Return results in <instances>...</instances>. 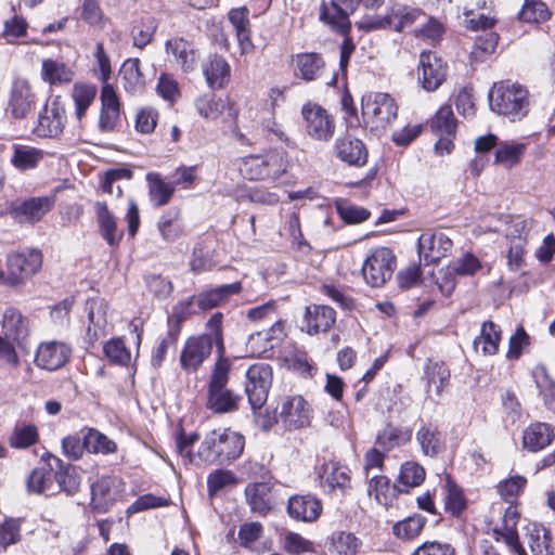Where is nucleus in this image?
Listing matches in <instances>:
<instances>
[{
  "instance_id": "59",
  "label": "nucleus",
  "mask_w": 555,
  "mask_h": 555,
  "mask_svg": "<svg viewBox=\"0 0 555 555\" xmlns=\"http://www.w3.org/2000/svg\"><path fill=\"white\" fill-rule=\"evenodd\" d=\"M550 16L546 4L541 0H526L519 12V20L527 23H542Z\"/></svg>"
},
{
  "instance_id": "60",
  "label": "nucleus",
  "mask_w": 555,
  "mask_h": 555,
  "mask_svg": "<svg viewBox=\"0 0 555 555\" xmlns=\"http://www.w3.org/2000/svg\"><path fill=\"white\" fill-rule=\"evenodd\" d=\"M39 434L35 425L21 424L16 425L10 438L13 448L25 449L38 441Z\"/></svg>"
},
{
  "instance_id": "11",
  "label": "nucleus",
  "mask_w": 555,
  "mask_h": 555,
  "mask_svg": "<svg viewBox=\"0 0 555 555\" xmlns=\"http://www.w3.org/2000/svg\"><path fill=\"white\" fill-rule=\"evenodd\" d=\"M306 133L315 141L327 142L335 132V121L332 115L321 105L308 102L301 108Z\"/></svg>"
},
{
  "instance_id": "47",
  "label": "nucleus",
  "mask_w": 555,
  "mask_h": 555,
  "mask_svg": "<svg viewBox=\"0 0 555 555\" xmlns=\"http://www.w3.org/2000/svg\"><path fill=\"white\" fill-rule=\"evenodd\" d=\"M528 544L533 555H554L551 532L542 525L528 528Z\"/></svg>"
},
{
  "instance_id": "19",
  "label": "nucleus",
  "mask_w": 555,
  "mask_h": 555,
  "mask_svg": "<svg viewBox=\"0 0 555 555\" xmlns=\"http://www.w3.org/2000/svg\"><path fill=\"white\" fill-rule=\"evenodd\" d=\"M447 68L442 60L434 52H423L420 55L418 80L427 91H435L442 83Z\"/></svg>"
},
{
  "instance_id": "31",
  "label": "nucleus",
  "mask_w": 555,
  "mask_h": 555,
  "mask_svg": "<svg viewBox=\"0 0 555 555\" xmlns=\"http://www.w3.org/2000/svg\"><path fill=\"white\" fill-rule=\"evenodd\" d=\"M335 151L336 156L349 165L363 166L367 160L364 144L350 135H344L337 139Z\"/></svg>"
},
{
  "instance_id": "13",
  "label": "nucleus",
  "mask_w": 555,
  "mask_h": 555,
  "mask_svg": "<svg viewBox=\"0 0 555 555\" xmlns=\"http://www.w3.org/2000/svg\"><path fill=\"white\" fill-rule=\"evenodd\" d=\"M36 105V94L30 82L25 78L12 81L8 99V112L15 119H24Z\"/></svg>"
},
{
  "instance_id": "53",
  "label": "nucleus",
  "mask_w": 555,
  "mask_h": 555,
  "mask_svg": "<svg viewBox=\"0 0 555 555\" xmlns=\"http://www.w3.org/2000/svg\"><path fill=\"white\" fill-rule=\"evenodd\" d=\"M412 431L393 425H386L377 436V443L385 450H391L410 441Z\"/></svg>"
},
{
  "instance_id": "63",
  "label": "nucleus",
  "mask_w": 555,
  "mask_h": 555,
  "mask_svg": "<svg viewBox=\"0 0 555 555\" xmlns=\"http://www.w3.org/2000/svg\"><path fill=\"white\" fill-rule=\"evenodd\" d=\"M446 509L453 516H457L465 508V500L462 490L451 480L446 478Z\"/></svg>"
},
{
  "instance_id": "8",
  "label": "nucleus",
  "mask_w": 555,
  "mask_h": 555,
  "mask_svg": "<svg viewBox=\"0 0 555 555\" xmlns=\"http://www.w3.org/2000/svg\"><path fill=\"white\" fill-rule=\"evenodd\" d=\"M396 269V257L391 249L377 247L370 251L362 266V274L372 287H380L389 281Z\"/></svg>"
},
{
  "instance_id": "55",
  "label": "nucleus",
  "mask_w": 555,
  "mask_h": 555,
  "mask_svg": "<svg viewBox=\"0 0 555 555\" xmlns=\"http://www.w3.org/2000/svg\"><path fill=\"white\" fill-rule=\"evenodd\" d=\"M426 519L421 515H414L397 521L392 527V533L400 540L410 541L420 535Z\"/></svg>"
},
{
  "instance_id": "52",
  "label": "nucleus",
  "mask_w": 555,
  "mask_h": 555,
  "mask_svg": "<svg viewBox=\"0 0 555 555\" xmlns=\"http://www.w3.org/2000/svg\"><path fill=\"white\" fill-rule=\"evenodd\" d=\"M396 487L385 476H373L367 486V494L374 496L375 501L383 506L391 504L395 498Z\"/></svg>"
},
{
  "instance_id": "20",
  "label": "nucleus",
  "mask_w": 555,
  "mask_h": 555,
  "mask_svg": "<svg viewBox=\"0 0 555 555\" xmlns=\"http://www.w3.org/2000/svg\"><path fill=\"white\" fill-rule=\"evenodd\" d=\"M280 421L289 429L304 428L310 424V409L300 396L283 399L279 412Z\"/></svg>"
},
{
  "instance_id": "35",
  "label": "nucleus",
  "mask_w": 555,
  "mask_h": 555,
  "mask_svg": "<svg viewBox=\"0 0 555 555\" xmlns=\"http://www.w3.org/2000/svg\"><path fill=\"white\" fill-rule=\"evenodd\" d=\"M2 334L7 339L21 344L28 334V321L14 307H9L3 312Z\"/></svg>"
},
{
  "instance_id": "3",
  "label": "nucleus",
  "mask_w": 555,
  "mask_h": 555,
  "mask_svg": "<svg viewBox=\"0 0 555 555\" xmlns=\"http://www.w3.org/2000/svg\"><path fill=\"white\" fill-rule=\"evenodd\" d=\"M489 101L492 111L498 114L512 120L520 119L527 114L528 91L520 85L501 82L490 90Z\"/></svg>"
},
{
  "instance_id": "30",
  "label": "nucleus",
  "mask_w": 555,
  "mask_h": 555,
  "mask_svg": "<svg viewBox=\"0 0 555 555\" xmlns=\"http://www.w3.org/2000/svg\"><path fill=\"white\" fill-rule=\"evenodd\" d=\"M426 382V393L429 399L441 396L443 389L449 385L450 371L443 362L429 361L424 372Z\"/></svg>"
},
{
  "instance_id": "41",
  "label": "nucleus",
  "mask_w": 555,
  "mask_h": 555,
  "mask_svg": "<svg viewBox=\"0 0 555 555\" xmlns=\"http://www.w3.org/2000/svg\"><path fill=\"white\" fill-rule=\"evenodd\" d=\"M526 150L527 145L521 142H500L495 149L494 163L506 169H511L520 163Z\"/></svg>"
},
{
  "instance_id": "21",
  "label": "nucleus",
  "mask_w": 555,
  "mask_h": 555,
  "mask_svg": "<svg viewBox=\"0 0 555 555\" xmlns=\"http://www.w3.org/2000/svg\"><path fill=\"white\" fill-rule=\"evenodd\" d=\"M350 470L338 462L324 463L320 470V482L328 493L344 495L350 488Z\"/></svg>"
},
{
  "instance_id": "23",
  "label": "nucleus",
  "mask_w": 555,
  "mask_h": 555,
  "mask_svg": "<svg viewBox=\"0 0 555 555\" xmlns=\"http://www.w3.org/2000/svg\"><path fill=\"white\" fill-rule=\"evenodd\" d=\"M100 101L99 128L102 132H111L120 122V102L115 88L102 86Z\"/></svg>"
},
{
  "instance_id": "43",
  "label": "nucleus",
  "mask_w": 555,
  "mask_h": 555,
  "mask_svg": "<svg viewBox=\"0 0 555 555\" xmlns=\"http://www.w3.org/2000/svg\"><path fill=\"white\" fill-rule=\"evenodd\" d=\"M27 487L33 493L55 494L57 486L55 485L54 472L48 466L33 469L27 480Z\"/></svg>"
},
{
  "instance_id": "15",
  "label": "nucleus",
  "mask_w": 555,
  "mask_h": 555,
  "mask_svg": "<svg viewBox=\"0 0 555 555\" xmlns=\"http://www.w3.org/2000/svg\"><path fill=\"white\" fill-rule=\"evenodd\" d=\"M362 0H331L323 3L320 20L334 30L345 34L350 28L349 15L356 11Z\"/></svg>"
},
{
  "instance_id": "44",
  "label": "nucleus",
  "mask_w": 555,
  "mask_h": 555,
  "mask_svg": "<svg viewBox=\"0 0 555 555\" xmlns=\"http://www.w3.org/2000/svg\"><path fill=\"white\" fill-rule=\"evenodd\" d=\"M98 88L93 83L76 82L73 86L70 96L75 104V116L81 120L91 104L94 102Z\"/></svg>"
},
{
  "instance_id": "40",
  "label": "nucleus",
  "mask_w": 555,
  "mask_h": 555,
  "mask_svg": "<svg viewBox=\"0 0 555 555\" xmlns=\"http://www.w3.org/2000/svg\"><path fill=\"white\" fill-rule=\"evenodd\" d=\"M362 541L351 532L339 531L333 533L327 541L328 555H357Z\"/></svg>"
},
{
  "instance_id": "2",
  "label": "nucleus",
  "mask_w": 555,
  "mask_h": 555,
  "mask_svg": "<svg viewBox=\"0 0 555 555\" xmlns=\"http://www.w3.org/2000/svg\"><path fill=\"white\" fill-rule=\"evenodd\" d=\"M230 371V360L218 358L211 372L207 391V406L216 413H229L238 406L241 397L227 387Z\"/></svg>"
},
{
  "instance_id": "51",
  "label": "nucleus",
  "mask_w": 555,
  "mask_h": 555,
  "mask_svg": "<svg viewBox=\"0 0 555 555\" xmlns=\"http://www.w3.org/2000/svg\"><path fill=\"white\" fill-rule=\"evenodd\" d=\"M296 75L305 80H313L319 77L324 62L319 54L305 53L296 56Z\"/></svg>"
},
{
  "instance_id": "6",
  "label": "nucleus",
  "mask_w": 555,
  "mask_h": 555,
  "mask_svg": "<svg viewBox=\"0 0 555 555\" xmlns=\"http://www.w3.org/2000/svg\"><path fill=\"white\" fill-rule=\"evenodd\" d=\"M242 172L250 180L278 179L286 171L284 153L278 150L244 158Z\"/></svg>"
},
{
  "instance_id": "17",
  "label": "nucleus",
  "mask_w": 555,
  "mask_h": 555,
  "mask_svg": "<svg viewBox=\"0 0 555 555\" xmlns=\"http://www.w3.org/2000/svg\"><path fill=\"white\" fill-rule=\"evenodd\" d=\"M121 481L112 476H105L91 486V506L99 513H105L120 498Z\"/></svg>"
},
{
  "instance_id": "39",
  "label": "nucleus",
  "mask_w": 555,
  "mask_h": 555,
  "mask_svg": "<svg viewBox=\"0 0 555 555\" xmlns=\"http://www.w3.org/2000/svg\"><path fill=\"white\" fill-rule=\"evenodd\" d=\"M392 29L403 31L406 28L415 27L421 20H426V13L420 8L408 4H395L390 8Z\"/></svg>"
},
{
  "instance_id": "45",
  "label": "nucleus",
  "mask_w": 555,
  "mask_h": 555,
  "mask_svg": "<svg viewBox=\"0 0 555 555\" xmlns=\"http://www.w3.org/2000/svg\"><path fill=\"white\" fill-rule=\"evenodd\" d=\"M501 332L492 321H486L481 325L480 335L474 339V348L482 354L493 356L499 350Z\"/></svg>"
},
{
  "instance_id": "42",
  "label": "nucleus",
  "mask_w": 555,
  "mask_h": 555,
  "mask_svg": "<svg viewBox=\"0 0 555 555\" xmlns=\"http://www.w3.org/2000/svg\"><path fill=\"white\" fill-rule=\"evenodd\" d=\"M124 89L131 94H139L144 90L145 79L140 69L139 59H128L120 68Z\"/></svg>"
},
{
  "instance_id": "16",
  "label": "nucleus",
  "mask_w": 555,
  "mask_h": 555,
  "mask_svg": "<svg viewBox=\"0 0 555 555\" xmlns=\"http://www.w3.org/2000/svg\"><path fill=\"white\" fill-rule=\"evenodd\" d=\"M165 52L168 61L185 73L196 69L198 52L191 41L175 37L166 41Z\"/></svg>"
},
{
  "instance_id": "49",
  "label": "nucleus",
  "mask_w": 555,
  "mask_h": 555,
  "mask_svg": "<svg viewBox=\"0 0 555 555\" xmlns=\"http://www.w3.org/2000/svg\"><path fill=\"white\" fill-rule=\"evenodd\" d=\"M269 492V486L263 482L251 483L246 487V500L254 512L266 515L270 511Z\"/></svg>"
},
{
  "instance_id": "18",
  "label": "nucleus",
  "mask_w": 555,
  "mask_h": 555,
  "mask_svg": "<svg viewBox=\"0 0 555 555\" xmlns=\"http://www.w3.org/2000/svg\"><path fill=\"white\" fill-rule=\"evenodd\" d=\"M242 283L234 282L231 284L220 285L218 287L199 293L197 296H192L185 301L181 302L180 306L184 309L190 308L194 302L202 310H209L216 308L229 300L233 295L241 293Z\"/></svg>"
},
{
  "instance_id": "24",
  "label": "nucleus",
  "mask_w": 555,
  "mask_h": 555,
  "mask_svg": "<svg viewBox=\"0 0 555 555\" xmlns=\"http://www.w3.org/2000/svg\"><path fill=\"white\" fill-rule=\"evenodd\" d=\"M54 205L53 197H33L23 203L13 205L11 215L20 222L35 223L49 212Z\"/></svg>"
},
{
  "instance_id": "32",
  "label": "nucleus",
  "mask_w": 555,
  "mask_h": 555,
  "mask_svg": "<svg viewBox=\"0 0 555 555\" xmlns=\"http://www.w3.org/2000/svg\"><path fill=\"white\" fill-rule=\"evenodd\" d=\"M108 305L104 299L89 302L87 337L91 344L106 334Z\"/></svg>"
},
{
  "instance_id": "27",
  "label": "nucleus",
  "mask_w": 555,
  "mask_h": 555,
  "mask_svg": "<svg viewBox=\"0 0 555 555\" xmlns=\"http://www.w3.org/2000/svg\"><path fill=\"white\" fill-rule=\"evenodd\" d=\"M335 321L336 312L328 306L313 305L306 309L305 324L309 335L327 332Z\"/></svg>"
},
{
  "instance_id": "33",
  "label": "nucleus",
  "mask_w": 555,
  "mask_h": 555,
  "mask_svg": "<svg viewBox=\"0 0 555 555\" xmlns=\"http://www.w3.org/2000/svg\"><path fill=\"white\" fill-rule=\"evenodd\" d=\"M555 434L551 425L546 423H533L522 434V446L531 452H538L546 448L554 439Z\"/></svg>"
},
{
  "instance_id": "56",
  "label": "nucleus",
  "mask_w": 555,
  "mask_h": 555,
  "mask_svg": "<svg viewBox=\"0 0 555 555\" xmlns=\"http://www.w3.org/2000/svg\"><path fill=\"white\" fill-rule=\"evenodd\" d=\"M499 35L496 33H488L477 37L470 51V60L476 63L487 61L496 50Z\"/></svg>"
},
{
  "instance_id": "5",
  "label": "nucleus",
  "mask_w": 555,
  "mask_h": 555,
  "mask_svg": "<svg viewBox=\"0 0 555 555\" xmlns=\"http://www.w3.org/2000/svg\"><path fill=\"white\" fill-rule=\"evenodd\" d=\"M42 266V254L38 249L14 253L7 258V273L0 270V284L16 286L36 274Z\"/></svg>"
},
{
  "instance_id": "37",
  "label": "nucleus",
  "mask_w": 555,
  "mask_h": 555,
  "mask_svg": "<svg viewBox=\"0 0 555 555\" xmlns=\"http://www.w3.org/2000/svg\"><path fill=\"white\" fill-rule=\"evenodd\" d=\"M94 208L102 237L111 246L118 245L122 238V231L117 229L115 216L104 202H96Z\"/></svg>"
},
{
  "instance_id": "9",
  "label": "nucleus",
  "mask_w": 555,
  "mask_h": 555,
  "mask_svg": "<svg viewBox=\"0 0 555 555\" xmlns=\"http://www.w3.org/2000/svg\"><path fill=\"white\" fill-rule=\"evenodd\" d=\"M273 372L267 363H255L246 372L245 392L253 412L262 409L272 386Z\"/></svg>"
},
{
  "instance_id": "46",
  "label": "nucleus",
  "mask_w": 555,
  "mask_h": 555,
  "mask_svg": "<svg viewBox=\"0 0 555 555\" xmlns=\"http://www.w3.org/2000/svg\"><path fill=\"white\" fill-rule=\"evenodd\" d=\"M44 157V151L23 145L15 144L13 146V155L11 158L12 165L20 170H28L36 168Z\"/></svg>"
},
{
  "instance_id": "54",
  "label": "nucleus",
  "mask_w": 555,
  "mask_h": 555,
  "mask_svg": "<svg viewBox=\"0 0 555 555\" xmlns=\"http://www.w3.org/2000/svg\"><path fill=\"white\" fill-rule=\"evenodd\" d=\"M416 440L426 456H436L443 450L440 434L428 426L421 427L416 433Z\"/></svg>"
},
{
  "instance_id": "61",
  "label": "nucleus",
  "mask_w": 555,
  "mask_h": 555,
  "mask_svg": "<svg viewBox=\"0 0 555 555\" xmlns=\"http://www.w3.org/2000/svg\"><path fill=\"white\" fill-rule=\"evenodd\" d=\"M87 450L92 453L111 454L117 450L116 443L105 435L95 429H89L86 433Z\"/></svg>"
},
{
  "instance_id": "4",
  "label": "nucleus",
  "mask_w": 555,
  "mask_h": 555,
  "mask_svg": "<svg viewBox=\"0 0 555 555\" xmlns=\"http://www.w3.org/2000/svg\"><path fill=\"white\" fill-rule=\"evenodd\" d=\"M361 104L364 122L376 132L385 131L398 117V105L388 93H366Z\"/></svg>"
},
{
  "instance_id": "1",
  "label": "nucleus",
  "mask_w": 555,
  "mask_h": 555,
  "mask_svg": "<svg viewBox=\"0 0 555 555\" xmlns=\"http://www.w3.org/2000/svg\"><path fill=\"white\" fill-rule=\"evenodd\" d=\"M222 318L223 315L220 312L212 314L206 322L205 333L186 339L180 354V365L184 371L188 373L196 372L211 354L214 346L217 347L218 358H225Z\"/></svg>"
},
{
  "instance_id": "12",
  "label": "nucleus",
  "mask_w": 555,
  "mask_h": 555,
  "mask_svg": "<svg viewBox=\"0 0 555 555\" xmlns=\"http://www.w3.org/2000/svg\"><path fill=\"white\" fill-rule=\"evenodd\" d=\"M194 107L202 118L212 122H217L223 116L227 117V120L232 121L236 119L238 114L232 100L219 98L214 93L197 96L194 101Z\"/></svg>"
},
{
  "instance_id": "14",
  "label": "nucleus",
  "mask_w": 555,
  "mask_h": 555,
  "mask_svg": "<svg viewBox=\"0 0 555 555\" xmlns=\"http://www.w3.org/2000/svg\"><path fill=\"white\" fill-rule=\"evenodd\" d=\"M452 247V240L440 230L424 231L417 243L420 257L427 263H435L447 257Z\"/></svg>"
},
{
  "instance_id": "48",
  "label": "nucleus",
  "mask_w": 555,
  "mask_h": 555,
  "mask_svg": "<svg viewBox=\"0 0 555 555\" xmlns=\"http://www.w3.org/2000/svg\"><path fill=\"white\" fill-rule=\"evenodd\" d=\"M146 179L150 182L149 193L153 204L157 207L168 204L175 193V185L155 172L147 173Z\"/></svg>"
},
{
  "instance_id": "62",
  "label": "nucleus",
  "mask_w": 555,
  "mask_h": 555,
  "mask_svg": "<svg viewBox=\"0 0 555 555\" xmlns=\"http://www.w3.org/2000/svg\"><path fill=\"white\" fill-rule=\"evenodd\" d=\"M425 469L416 462L408 461L401 465L399 482L408 488L417 487L425 480Z\"/></svg>"
},
{
  "instance_id": "10",
  "label": "nucleus",
  "mask_w": 555,
  "mask_h": 555,
  "mask_svg": "<svg viewBox=\"0 0 555 555\" xmlns=\"http://www.w3.org/2000/svg\"><path fill=\"white\" fill-rule=\"evenodd\" d=\"M198 438L199 437L196 433L185 435L183 431H181L176 441L178 453L185 460V462L189 463L195 462L196 459L207 464L219 463V443L217 430H212L206 435L195 456L192 454L191 448L193 443L198 440Z\"/></svg>"
},
{
  "instance_id": "50",
  "label": "nucleus",
  "mask_w": 555,
  "mask_h": 555,
  "mask_svg": "<svg viewBox=\"0 0 555 555\" xmlns=\"http://www.w3.org/2000/svg\"><path fill=\"white\" fill-rule=\"evenodd\" d=\"M60 469L54 473L55 485L57 486V492L63 491L68 495H73L79 490L81 477L76 466L62 465L61 461Z\"/></svg>"
},
{
  "instance_id": "25",
  "label": "nucleus",
  "mask_w": 555,
  "mask_h": 555,
  "mask_svg": "<svg viewBox=\"0 0 555 555\" xmlns=\"http://www.w3.org/2000/svg\"><path fill=\"white\" fill-rule=\"evenodd\" d=\"M284 337L283 324L276 322L270 328L249 335L246 347L253 357H261L271 351Z\"/></svg>"
},
{
  "instance_id": "28",
  "label": "nucleus",
  "mask_w": 555,
  "mask_h": 555,
  "mask_svg": "<svg viewBox=\"0 0 555 555\" xmlns=\"http://www.w3.org/2000/svg\"><path fill=\"white\" fill-rule=\"evenodd\" d=\"M287 511L292 518L311 522L320 516L322 504L312 495H294L288 500Z\"/></svg>"
},
{
  "instance_id": "29",
  "label": "nucleus",
  "mask_w": 555,
  "mask_h": 555,
  "mask_svg": "<svg viewBox=\"0 0 555 555\" xmlns=\"http://www.w3.org/2000/svg\"><path fill=\"white\" fill-rule=\"evenodd\" d=\"M206 82L211 89H222L230 80L231 67L221 55H210L202 65Z\"/></svg>"
},
{
  "instance_id": "26",
  "label": "nucleus",
  "mask_w": 555,
  "mask_h": 555,
  "mask_svg": "<svg viewBox=\"0 0 555 555\" xmlns=\"http://www.w3.org/2000/svg\"><path fill=\"white\" fill-rule=\"evenodd\" d=\"M518 520L519 512L517 507L509 505L504 513L502 527L493 529V537L498 541L502 539L516 555H527L525 548L519 543L516 530Z\"/></svg>"
},
{
  "instance_id": "64",
  "label": "nucleus",
  "mask_w": 555,
  "mask_h": 555,
  "mask_svg": "<svg viewBox=\"0 0 555 555\" xmlns=\"http://www.w3.org/2000/svg\"><path fill=\"white\" fill-rule=\"evenodd\" d=\"M534 378L537 386L543 396L546 408L550 411L555 412V383L551 380L543 367L534 371Z\"/></svg>"
},
{
  "instance_id": "57",
  "label": "nucleus",
  "mask_w": 555,
  "mask_h": 555,
  "mask_svg": "<svg viewBox=\"0 0 555 555\" xmlns=\"http://www.w3.org/2000/svg\"><path fill=\"white\" fill-rule=\"evenodd\" d=\"M430 127L438 135H454L456 120L450 105H443L438 109L431 119Z\"/></svg>"
},
{
  "instance_id": "38",
  "label": "nucleus",
  "mask_w": 555,
  "mask_h": 555,
  "mask_svg": "<svg viewBox=\"0 0 555 555\" xmlns=\"http://www.w3.org/2000/svg\"><path fill=\"white\" fill-rule=\"evenodd\" d=\"M219 463L235 460L244 450V437L230 429L217 430Z\"/></svg>"
},
{
  "instance_id": "36",
  "label": "nucleus",
  "mask_w": 555,
  "mask_h": 555,
  "mask_svg": "<svg viewBox=\"0 0 555 555\" xmlns=\"http://www.w3.org/2000/svg\"><path fill=\"white\" fill-rule=\"evenodd\" d=\"M75 72L66 63L44 59L41 64L40 77L50 86H62L73 81Z\"/></svg>"
},
{
  "instance_id": "7",
  "label": "nucleus",
  "mask_w": 555,
  "mask_h": 555,
  "mask_svg": "<svg viewBox=\"0 0 555 555\" xmlns=\"http://www.w3.org/2000/svg\"><path fill=\"white\" fill-rule=\"evenodd\" d=\"M67 117L61 95L47 100L38 113L33 132L39 138H56L65 127Z\"/></svg>"
},
{
  "instance_id": "58",
  "label": "nucleus",
  "mask_w": 555,
  "mask_h": 555,
  "mask_svg": "<svg viewBox=\"0 0 555 555\" xmlns=\"http://www.w3.org/2000/svg\"><path fill=\"white\" fill-rule=\"evenodd\" d=\"M105 357L114 364L128 365L131 361V352L121 338H112L103 346Z\"/></svg>"
},
{
  "instance_id": "34",
  "label": "nucleus",
  "mask_w": 555,
  "mask_h": 555,
  "mask_svg": "<svg viewBox=\"0 0 555 555\" xmlns=\"http://www.w3.org/2000/svg\"><path fill=\"white\" fill-rule=\"evenodd\" d=\"M228 17L236 31V38L242 53H248L254 46L250 40L249 10L246 7L231 9Z\"/></svg>"
},
{
  "instance_id": "22",
  "label": "nucleus",
  "mask_w": 555,
  "mask_h": 555,
  "mask_svg": "<svg viewBox=\"0 0 555 555\" xmlns=\"http://www.w3.org/2000/svg\"><path fill=\"white\" fill-rule=\"evenodd\" d=\"M70 352V348L64 343L44 341L37 348L35 363L40 369L54 371L68 361Z\"/></svg>"
}]
</instances>
